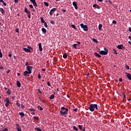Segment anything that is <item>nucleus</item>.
<instances>
[{"instance_id": "1", "label": "nucleus", "mask_w": 131, "mask_h": 131, "mask_svg": "<svg viewBox=\"0 0 131 131\" xmlns=\"http://www.w3.org/2000/svg\"><path fill=\"white\" fill-rule=\"evenodd\" d=\"M89 109L92 112H94L95 110H98V105L96 104H91L89 105Z\"/></svg>"}, {"instance_id": "2", "label": "nucleus", "mask_w": 131, "mask_h": 131, "mask_svg": "<svg viewBox=\"0 0 131 131\" xmlns=\"http://www.w3.org/2000/svg\"><path fill=\"white\" fill-rule=\"evenodd\" d=\"M104 51H101L99 52V54L101 55H103L104 56H106L108 53V50L106 48H104Z\"/></svg>"}, {"instance_id": "3", "label": "nucleus", "mask_w": 131, "mask_h": 131, "mask_svg": "<svg viewBox=\"0 0 131 131\" xmlns=\"http://www.w3.org/2000/svg\"><path fill=\"white\" fill-rule=\"evenodd\" d=\"M81 28L83 29V31L85 32H88L89 31V27L86 25L83 24H80Z\"/></svg>"}, {"instance_id": "4", "label": "nucleus", "mask_w": 131, "mask_h": 131, "mask_svg": "<svg viewBox=\"0 0 131 131\" xmlns=\"http://www.w3.org/2000/svg\"><path fill=\"white\" fill-rule=\"evenodd\" d=\"M26 69L29 73L30 74H31L32 71V67H31V66H27Z\"/></svg>"}, {"instance_id": "5", "label": "nucleus", "mask_w": 131, "mask_h": 131, "mask_svg": "<svg viewBox=\"0 0 131 131\" xmlns=\"http://www.w3.org/2000/svg\"><path fill=\"white\" fill-rule=\"evenodd\" d=\"M69 111L68 108H66V111L62 112V111H60V114L62 116H66L68 114V112Z\"/></svg>"}, {"instance_id": "6", "label": "nucleus", "mask_w": 131, "mask_h": 131, "mask_svg": "<svg viewBox=\"0 0 131 131\" xmlns=\"http://www.w3.org/2000/svg\"><path fill=\"white\" fill-rule=\"evenodd\" d=\"M57 11V8H53L52 9H51L50 12V16H52L53 15V12H54V11Z\"/></svg>"}, {"instance_id": "7", "label": "nucleus", "mask_w": 131, "mask_h": 131, "mask_svg": "<svg viewBox=\"0 0 131 131\" xmlns=\"http://www.w3.org/2000/svg\"><path fill=\"white\" fill-rule=\"evenodd\" d=\"M15 125H16V129L17 131H22L21 127H20V125L19 124L16 123L15 124Z\"/></svg>"}, {"instance_id": "8", "label": "nucleus", "mask_w": 131, "mask_h": 131, "mask_svg": "<svg viewBox=\"0 0 131 131\" xmlns=\"http://www.w3.org/2000/svg\"><path fill=\"white\" fill-rule=\"evenodd\" d=\"M117 48L119 49V50H124L125 49L124 46L122 45H118Z\"/></svg>"}, {"instance_id": "9", "label": "nucleus", "mask_w": 131, "mask_h": 131, "mask_svg": "<svg viewBox=\"0 0 131 131\" xmlns=\"http://www.w3.org/2000/svg\"><path fill=\"white\" fill-rule=\"evenodd\" d=\"M73 5L74 7V8H75L76 10L78 9V5H77V3L75 2H73Z\"/></svg>"}, {"instance_id": "10", "label": "nucleus", "mask_w": 131, "mask_h": 131, "mask_svg": "<svg viewBox=\"0 0 131 131\" xmlns=\"http://www.w3.org/2000/svg\"><path fill=\"white\" fill-rule=\"evenodd\" d=\"M38 47H39V51L40 52L42 51L43 49L42 48L41 43H38Z\"/></svg>"}, {"instance_id": "11", "label": "nucleus", "mask_w": 131, "mask_h": 131, "mask_svg": "<svg viewBox=\"0 0 131 131\" xmlns=\"http://www.w3.org/2000/svg\"><path fill=\"white\" fill-rule=\"evenodd\" d=\"M126 75L127 78H128L129 80H131V74L128 73H126Z\"/></svg>"}, {"instance_id": "12", "label": "nucleus", "mask_w": 131, "mask_h": 131, "mask_svg": "<svg viewBox=\"0 0 131 131\" xmlns=\"http://www.w3.org/2000/svg\"><path fill=\"white\" fill-rule=\"evenodd\" d=\"M93 7L95 8H97V9H100V7L99 5H97V4H94L93 5Z\"/></svg>"}, {"instance_id": "13", "label": "nucleus", "mask_w": 131, "mask_h": 131, "mask_svg": "<svg viewBox=\"0 0 131 131\" xmlns=\"http://www.w3.org/2000/svg\"><path fill=\"white\" fill-rule=\"evenodd\" d=\"M24 51L26 52V53H30V50L28 49V48H23Z\"/></svg>"}, {"instance_id": "14", "label": "nucleus", "mask_w": 131, "mask_h": 131, "mask_svg": "<svg viewBox=\"0 0 131 131\" xmlns=\"http://www.w3.org/2000/svg\"><path fill=\"white\" fill-rule=\"evenodd\" d=\"M28 74H29V75H30V73H29L28 71H25L24 72V76H27Z\"/></svg>"}, {"instance_id": "15", "label": "nucleus", "mask_w": 131, "mask_h": 131, "mask_svg": "<svg viewBox=\"0 0 131 131\" xmlns=\"http://www.w3.org/2000/svg\"><path fill=\"white\" fill-rule=\"evenodd\" d=\"M5 102H6V103H7L8 104H10L11 102L10 101V100L9 98H6L5 100H4Z\"/></svg>"}, {"instance_id": "16", "label": "nucleus", "mask_w": 131, "mask_h": 131, "mask_svg": "<svg viewBox=\"0 0 131 131\" xmlns=\"http://www.w3.org/2000/svg\"><path fill=\"white\" fill-rule=\"evenodd\" d=\"M28 17H29V19H31V12L30 11H29L28 13Z\"/></svg>"}, {"instance_id": "17", "label": "nucleus", "mask_w": 131, "mask_h": 131, "mask_svg": "<svg viewBox=\"0 0 131 131\" xmlns=\"http://www.w3.org/2000/svg\"><path fill=\"white\" fill-rule=\"evenodd\" d=\"M19 115L21 116V118H23V117L25 116V115L24 113V112H19Z\"/></svg>"}, {"instance_id": "18", "label": "nucleus", "mask_w": 131, "mask_h": 131, "mask_svg": "<svg viewBox=\"0 0 131 131\" xmlns=\"http://www.w3.org/2000/svg\"><path fill=\"white\" fill-rule=\"evenodd\" d=\"M16 84L18 86V88H20L21 86V84H20V82L19 80H17L16 82Z\"/></svg>"}, {"instance_id": "19", "label": "nucleus", "mask_w": 131, "mask_h": 131, "mask_svg": "<svg viewBox=\"0 0 131 131\" xmlns=\"http://www.w3.org/2000/svg\"><path fill=\"white\" fill-rule=\"evenodd\" d=\"M94 56L98 57L99 58H101V55L99 54H97V52H94Z\"/></svg>"}, {"instance_id": "20", "label": "nucleus", "mask_w": 131, "mask_h": 131, "mask_svg": "<svg viewBox=\"0 0 131 131\" xmlns=\"http://www.w3.org/2000/svg\"><path fill=\"white\" fill-rule=\"evenodd\" d=\"M0 11L3 14H5V13L4 9L2 8H0Z\"/></svg>"}, {"instance_id": "21", "label": "nucleus", "mask_w": 131, "mask_h": 131, "mask_svg": "<svg viewBox=\"0 0 131 131\" xmlns=\"http://www.w3.org/2000/svg\"><path fill=\"white\" fill-rule=\"evenodd\" d=\"M42 32H43L45 34L47 33V30L45 29V28H42Z\"/></svg>"}, {"instance_id": "22", "label": "nucleus", "mask_w": 131, "mask_h": 131, "mask_svg": "<svg viewBox=\"0 0 131 131\" xmlns=\"http://www.w3.org/2000/svg\"><path fill=\"white\" fill-rule=\"evenodd\" d=\"M37 108L40 111H43V108L40 105H38Z\"/></svg>"}, {"instance_id": "23", "label": "nucleus", "mask_w": 131, "mask_h": 131, "mask_svg": "<svg viewBox=\"0 0 131 131\" xmlns=\"http://www.w3.org/2000/svg\"><path fill=\"white\" fill-rule=\"evenodd\" d=\"M11 90H10L9 89H8V91H7V94L8 95H11Z\"/></svg>"}, {"instance_id": "24", "label": "nucleus", "mask_w": 131, "mask_h": 131, "mask_svg": "<svg viewBox=\"0 0 131 131\" xmlns=\"http://www.w3.org/2000/svg\"><path fill=\"white\" fill-rule=\"evenodd\" d=\"M102 25L101 24L99 25L98 28L99 30H102Z\"/></svg>"}, {"instance_id": "25", "label": "nucleus", "mask_w": 131, "mask_h": 131, "mask_svg": "<svg viewBox=\"0 0 131 131\" xmlns=\"http://www.w3.org/2000/svg\"><path fill=\"white\" fill-rule=\"evenodd\" d=\"M29 11H28V9L27 8H24V12L26 13L27 14L28 13Z\"/></svg>"}, {"instance_id": "26", "label": "nucleus", "mask_w": 131, "mask_h": 131, "mask_svg": "<svg viewBox=\"0 0 131 131\" xmlns=\"http://www.w3.org/2000/svg\"><path fill=\"white\" fill-rule=\"evenodd\" d=\"M40 21L41 23H45V21L43 20V17H40Z\"/></svg>"}, {"instance_id": "27", "label": "nucleus", "mask_w": 131, "mask_h": 131, "mask_svg": "<svg viewBox=\"0 0 131 131\" xmlns=\"http://www.w3.org/2000/svg\"><path fill=\"white\" fill-rule=\"evenodd\" d=\"M35 129L37 131H42L41 128H39L38 127H35Z\"/></svg>"}, {"instance_id": "28", "label": "nucleus", "mask_w": 131, "mask_h": 131, "mask_svg": "<svg viewBox=\"0 0 131 131\" xmlns=\"http://www.w3.org/2000/svg\"><path fill=\"white\" fill-rule=\"evenodd\" d=\"M50 100H52L53 98H54V95L52 94L49 97Z\"/></svg>"}, {"instance_id": "29", "label": "nucleus", "mask_w": 131, "mask_h": 131, "mask_svg": "<svg viewBox=\"0 0 131 131\" xmlns=\"http://www.w3.org/2000/svg\"><path fill=\"white\" fill-rule=\"evenodd\" d=\"M113 51H114V53L115 55H117V54H118L117 51L116 49H113Z\"/></svg>"}, {"instance_id": "30", "label": "nucleus", "mask_w": 131, "mask_h": 131, "mask_svg": "<svg viewBox=\"0 0 131 131\" xmlns=\"http://www.w3.org/2000/svg\"><path fill=\"white\" fill-rule=\"evenodd\" d=\"M67 56H68L67 54L66 53L65 54H63V59H67Z\"/></svg>"}, {"instance_id": "31", "label": "nucleus", "mask_w": 131, "mask_h": 131, "mask_svg": "<svg viewBox=\"0 0 131 131\" xmlns=\"http://www.w3.org/2000/svg\"><path fill=\"white\" fill-rule=\"evenodd\" d=\"M92 40L94 41V42H96V43H98V41L97 40V39H95V38H93V39H92Z\"/></svg>"}, {"instance_id": "32", "label": "nucleus", "mask_w": 131, "mask_h": 131, "mask_svg": "<svg viewBox=\"0 0 131 131\" xmlns=\"http://www.w3.org/2000/svg\"><path fill=\"white\" fill-rule=\"evenodd\" d=\"M71 26L73 28H74L75 30H77V29H76V28L75 25L71 24Z\"/></svg>"}, {"instance_id": "33", "label": "nucleus", "mask_w": 131, "mask_h": 131, "mask_svg": "<svg viewBox=\"0 0 131 131\" xmlns=\"http://www.w3.org/2000/svg\"><path fill=\"white\" fill-rule=\"evenodd\" d=\"M73 129L76 130V131H78V129L77 128V127L75 126H73Z\"/></svg>"}, {"instance_id": "34", "label": "nucleus", "mask_w": 131, "mask_h": 131, "mask_svg": "<svg viewBox=\"0 0 131 131\" xmlns=\"http://www.w3.org/2000/svg\"><path fill=\"white\" fill-rule=\"evenodd\" d=\"M78 45L76 44V43H74L73 45V47H74V49H77V47Z\"/></svg>"}, {"instance_id": "35", "label": "nucleus", "mask_w": 131, "mask_h": 131, "mask_svg": "<svg viewBox=\"0 0 131 131\" xmlns=\"http://www.w3.org/2000/svg\"><path fill=\"white\" fill-rule=\"evenodd\" d=\"M29 110L32 111V112H34L36 111V110H35V108H29Z\"/></svg>"}, {"instance_id": "36", "label": "nucleus", "mask_w": 131, "mask_h": 131, "mask_svg": "<svg viewBox=\"0 0 131 131\" xmlns=\"http://www.w3.org/2000/svg\"><path fill=\"white\" fill-rule=\"evenodd\" d=\"M0 57L3 58V53L2 52L1 49H0Z\"/></svg>"}, {"instance_id": "37", "label": "nucleus", "mask_w": 131, "mask_h": 131, "mask_svg": "<svg viewBox=\"0 0 131 131\" xmlns=\"http://www.w3.org/2000/svg\"><path fill=\"white\" fill-rule=\"evenodd\" d=\"M44 4L45 5V6H46V7L49 6V4L47 2H44Z\"/></svg>"}, {"instance_id": "38", "label": "nucleus", "mask_w": 131, "mask_h": 131, "mask_svg": "<svg viewBox=\"0 0 131 131\" xmlns=\"http://www.w3.org/2000/svg\"><path fill=\"white\" fill-rule=\"evenodd\" d=\"M27 48L29 50H33V49L31 48L30 46H28Z\"/></svg>"}, {"instance_id": "39", "label": "nucleus", "mask_w": 131, "mask_h": 131, "mask_svg": "<svg viewBox=\"0 0 131 131\" xmlns=\"http://www.w3.org/2000/svg\"><path fill=\"white\" fill-rule=\"evenodd\" d=\"M37 77L38 79H40L41 78V74L39 73V74H38L37 75Z\"/></svg>"}, {"instance_id": "40", "label": "nucleus", "mask_w": 131, "mask_h": 131, "mask_svg": "<svg viewBox=\"0 0 131 131\" xmlns=\"http://www.w3.org/2000/svg\"><path fill=\"white\" fill-rule=\"evenodd\" d=\"M125 68L126 70H129V67L128 65H125Z\"/></svg>"}, {"instance_id": "41", "label": "nucleus", "mask_w": 131, "mask_h": 131, "mask_svg": "<svg viewBox=\"0 0 131 131\" xmlns=\"http://www.w3.org/2000/svg\"><path fill=\"white\" fill-rule=\"evenodd\" d=\"M44 26L46 27V28H48V25H47L46 21L45 22Z\"/></svg>"}, {"instance_id": "42", "label": "nucleus", "mask_w": 131, "mask_h": 131, "mask_svg": "<svg viewBox=\"0 0 131 131\" xmlns=\"http://www.w3.org/2000/svg\"><path fill=\"white\" fill-rule=\"evenodd\" d=\"M33 118L34 119V120H38L39 119V118L36 116H34Z\"/></svg>"}, {"instance_id": "43", "label": "nucleus", "mask_w": 131, "mask_h": 131, "mask_svg": "<svg viewBox=\"0 0 131 131\" xmlns=\"http://www.w3.org/2000/svg\"><path fill=\"white\" fill-rule=\"evenodd\" d=\"M33 6H34V7L37 6V3H36V1L34 3Z\"/></svg>"}, {"instance_id": "44", "label": "nucleus", "mask_w": 131, "mask_h": 131, "mask_svg": "<svg viewBox=\"0 0 131 131\" xmlns=\"http://www.w3.org/2000/svg\"><path fill=\"white\" fill-rule=\"evenodd\" d=\"M50 23L52 24H54L55 23V21L54 20H52L50 21Z\"/></svg>"}, {"instance_id": "45", "label": "nucleus", "mask_w": 131, "mask_h": 131, "mask_svg": "<svg viewBox=\"0 0 131 131\" xmlns=\"http://www.w3.org/2000/svg\"><path fill=\"white\" fill-rule=\"evenodd\" d=\"M16 105H17V106L20 107V104L19 103V102H17Z\"/></svg>"}, {"instance_id": "46", "label": "nucleus", "mask_w": 131, "mask_h": 131, "mask_svg": "<svg viewBox=\"0 0 131 131\" xmlns=\"http://www.w3.org/2000/svg\"><path fill=\"white\" fill-rule=\"evenodd\" d=\"M113 24H117V21H116V20H113Z\"/></svg>"}, {"instance_id": "47", "label": "nucleus", "mask_w": 131, "mask_h": 131, "mask_svg": "<svg viewBox=\"0 0 131 131\" xmlns=\"http://www.w3.org/2000/svg\"><path fill=\"white\" fill-rule=\"evenodd\" d=\"M79 128L80 129H82V126L80 125V124H79Z\"/></svg>"}, {"instance_id": "48", "label": "nucleus", "mask_w": 131, "mask_h": 131, "mask_svg": "<svg viewBox=\"0 0 131 131\" xmlns=\"http://www.w3.org/2000/svg\"><path fill=\"white\" fill-rule=\"evenodd\" d=\"M2 131H9V130L7 127H6V128L4 129Z\"/></svg>"}, {"instance_id": "49", "label": "nucleus", "mask_w": 131, "mask_h": 131, "mask_svg": "<svg viewBox=\"0 0 131 131\" xmlns=\"http://www.w3.org/2000/svg\"><path fill=\"white\" fill-rule=\"evenodd\" d=\"M31 1V2L33 4L34 2H36L35 0H30Z\"/></svg>"}, {"instance_id": "50", "label": "nucleus", "mask_w": 131, "mask_h": 131, "mask_svg": "<svg viewBox=\"0 0 131 131\" xmlns=\"http://www.w3.org/2000/svg\"><path fill=\"white\" fill-rule=\"evenodd\" d=\"M37 91L39 94H42V92L40 89H37Z\"/></svg>"}, {"instance_id": "51", "label": "nucleus", "mask_w": 131, "mask_h": 131, "mask_svg": "<svg viewBox=\"0 0 131 131\" xmlns=\"http://www.w3.org/2000/svg\"><path fill=\"white\" fill-rule=\"evenodd\" d=\"M73 111H75V112H77V111H78V108H74Z\"/></svg>"}, {"instance_id": "52", "label": "nucleus", "mask_w": 131, "mask_h": 131, "mask_svg": "<svg viewBox=\"0 0 131 131\" xmlns=\"http://www.w3.org/2000/svg\"><path fill=\"white\" fill-rule=\"evenodd\" d=\"M62 11L63 13H66L67 10H66V9H62Z\"/></svg>"}, {"instance_id": "53", "label": "nucleus", "mask_w": 131, "mask_h": 131, "mask_svg": "<svg viewBox=\"0 0 131 131\" xmlns=\"http://www.w3.org/2000/svg\"><path fill=\"white\" fill-rule=\"evenodd\" d=\"M47 85L49 86V87H51V83L49 82H47Z\"/></svg>"}, {"instance_id": "54", "label": "nucleus", "mask_w": 131, "mask_h": 131, "mask_svg": "<svg viewBox=\"0 0 131 131\" xmlns=\"http://www.w3.org/2000/svg\"><path fill=\"white\" fill-rule=\"evenodd\" d=\"M61 109V110H66V109H67V108H65V107H62Z\"/></svg>"}, {"instance_id": "55", "label": "nucleus", "mask_w": 131, "mask_h": 131, "mask_svg": "<svg viewBox=\"0 0 131 131\" xmlns=\"http://www.w3.org/2000/svg\"><path fill=\"white\" fill-rule=\"evenodd\" d=\"M28 65H29L28 62V61H26V62L25 66L27 67V66H29Z\"/></svg>"}, {"instance_id": "56", "label": "nucleus", "mask_w": 131, "mask_h": 131, "mask_svg": "<svg viewBox=\"0 0 131 131\" xmlns=\"http://www.w3.org/2000/svg\"><path fill=\"white\" fill-rule=\"evenodd\" d=\"M11 97L13 99V100H15V96H11Z\"/></svg>"}, {"instance_id": "57", "label": "nucleus", "mask_w": 131, "mask_h": 131, "mask_svg": "<svg viewBox=\"0 0 131 131\" xmlns=\"http://www.w3.org/2000/svg\"><path fill=\"white\" fill-rule=\"evenodd\" d=\"M119 81L120 82H122V78H119Z\"/></svg>"}, {"instance_id": "58", "label": "nucleus", "mask_w": 131, "mask_h": 131, "mask_svg": "<svg viewBox=\"0 0 131 131\" xmlns=\"http://www.w3.org/2000/svg\"><path fill=\"white\" fill-rule=\"evenodd\" d=\"M29 6L31 8H33V6L32 5H29Z\"/></svg>"}, {"instance_id": "59", "label": "nucleus", "mask_w": 131, "mask_h": 131, "mask_svg": "<svg viewBox=\"0 0 131 131\" xmlns=\"http://www.w3.org/2000/svg\"><path fill=\"white\" fill-rule=\"evenodd\" d=\"M15 31H16V33H19V29H16L15 30Z\"/></svg>"}, {"instance_id": "60", "label": "nucleus", "mask_w": 131, "mask_h": 131, "mask_svg": "<svg viewBox=\"0 0 131 131\" xmlns=\"http://www.w3.org/2000/svg\"><path fill=\"white\" fill-rule=\"evenodd\" d=\"M9 104H10V103H6L5 104L6 106V107H8V106H9Z\"/></svg>"}, {"instance_id": "61", "label": "nucleus", "mask_w": 131, "mask_h": 131, "mask_svg": "<svg viewBox=\"0 0 131 131\" xmlns=\"http://www.w3.org/2000/svg\"><path fill=\"white\" fill-rule=\"evenodd\" d=\"M18 3V0H14V3Z\"/></svg>"}, {"instance_id": "62", "label": "nucleus", "mask_w": 131, "mask_h": 131, "mask_svg": "<svg viewBox=\"0 0 131 131\" xmlns=\"http://www.w3.org/2000/svg\"><path fill=\"white\" fill-rule=\"evenodd\" d=\"M12 56V54H8V56H9V57H11Z\"/></svg>"}, {"instance_id": "63", "label": "nucleus", "mask_w": 131, "mask_h": 131, "mask_svg": "<svg viewBox=\"0 0 131 131\" xmlns=\"http://www.w3.org/2000/svg\"><path fill=\"white\" fill-rule=\"evenodd\" d=\"M21 108H22V109H24V108H25V105H24L23 104H21Z\"/></svg>"}, {"instance_id": "64", "label": "nucleus", "mask_w": 131, "mask_h": 131, "mask_svg": "<svg viewBox=\"0 0 131 131\" xmlns=\"http://www.w3.org/2000/svg\"><path fill=\"white\" fill-rule=\"evenodd\" d=\"M128 31L131 32V27L128 28Z\"/></svg>"}]
</instances>
